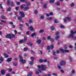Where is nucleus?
<instances>
[{
    "label": "nucleus",
    "instance_id": "44",
    "mask_svg": "<svg viewBox=\"0 0 76 76\" xmlns=\"http://www.w3.org/2000/svg\"><path fill=\"white\" fill-rule=\"evenodd\" d=\"M47 39H51V36H49L48 37H47Z\"/></svg>",
    "mask_w": 76,
    "mask_h": 76
},
{
    "label": "nucleus",
    "instance_id": "37",
    "mask_svg": "<svg viewBox=\"0 0 76 76\" xmlns=\"http://www.w3.org/2000/svg\"><path fill=\"white\" fill-rule=\"evenodd\" d=\"M31 53H33V54H35L36 53L35 52H34L33 50H31Z\"/></svg>",
    "mask_w": 76,
    "mask_h": 76
},
{
    "label": "nucleus",
    "instance_id": "38",
    "mask_svg": "<svg viewBox=\"0 0 76 76\" xmlns=\"http://www.w3.org/2000/svg\"><path fill=\"white\" fill-rule=\"evenodd\" d=\"M69 60L70 61H71V62H72L73 61V59L70 56L69 57Z\"/></svg>",
    "mask_w": 76,
    "mask_h": 76
},
{
    "label": "nucleus",
    "instance_id": "26",
    "mask_svg": "<svg viewBox=\"0 0 76 76\" xmlns=\"http://www.w3.org/2000/svg\"><path fill=\"white\" fill-rule=\"evenodd\" d=\"M36 35V33H32L31 34V37H34V36H35V35Z\"/></svg>",
    "mask_w": 76,
    "mask_h": 76
},
{
    "label": "nucleus",
    "instance_id": "36",
    "mask_svg": "<svg viewBox=\"0 0 76 76\" xmlns=\"http://www.w3.org/2000/svg\"><path fill=\"white\" fill-rule=\"evenodd\" d=\"M75 4L74 3H72L70 4L71 7H73L74 6Z\"/></svg>",
    "mask_w": 76,
    "mask_h": 76
},
{
    "label": "nucleus",
    "instance_id": "20",
    "mask_svg": "<svg viewBox=\"0 0 76 76\" xmlns=\"http://www.w3.org/2000/svg\"><path fill=\"white\" fill-rule=\"evenodd\" d=\"M40 18L41 19H44V15H41L40 16Z\"/></svg>",
    "mask_w": 76,
    "mask_h": 76
},
{
    "label": "nucleus",
    "instance_id": "31",
    "mask_svg": "<svg viewBox=\"0 0 76 76\" xmlns=\"http://www.w3.org/2000/svg\"><path fill=\"white\" fill-rule=\"evenodd\" d=\"M28 50V48H25L24 49H23V50L24 51H27Z\"/></svg>",
    "mask_w": 76,
    "mask_h": 76
},
{
    "label": "nucleus",
    "instance_id": "22",
    "mask_svg": "<svg viewBox=\"0 0 76 76\" xmlns=\"http://www.w3.org/2000/svg\"><path fill=\"white\" fill-rule=\"evenodd\" d=\"M54 0H50V3H54Z\"/></svg>",
    "mask_w": 76,
    "mask_h": 76
},
{
    "label": "nucleus",
    "instance_id": "9",
    "mask_svg": "<svg viewBox=\"0 0 76 76\" xmlns=\"http://www.w3.org/2000/svg\"><path fill=\"white\" fill-rule=\"evenodd\" d=\"M12 58H9L7 59L6 61L7 62H10L12 61Z\"/></svg>",
    "mask_w": 76,
    "mask_h": 76
},
{
    "label": "nucleus",
    "instance_id": "29",
    "mask_svg": "<svg viewBox=\"0 0 76 76\" xmlns=\"http://www.w3.org/2000/svg\"><path fill=\"white\" fill-rule=\"evenodd\" d=\"M46 19H48V20H51L52 19H53V18H46Z\"/></svg>",
    "mask_w": 76,
    "mask_h": 76
},
{
    "label": "nucleus",
    "instance_id": "19",
    "mask_svg": "<svg viewBox=\"0 0 76 76\" xmlns=\"http://www.w3.org/2000/svg\"><path fill=\"white\" fill-rule=\"evenodd\" d=\"M27 44L28 45H30V46H32L33 45L32 43H31L30 42H28V43H27Z\"/></svg>",
    "mask_w": 76,
    "mask_h": 76
},
{
    "label": "nucleus",
    "instance_id": "15",
    "mask_svg": "<svg viewBox=\"0 0 76 76\" xmlns=\"http://www.w3.org/2000/svg\"><path fill=\"white\" fill-rule=\"evenodd\" d=\"M1 18L2 19H3L4 20H6V17L4 15H2Z\"/></svg>",
    "mask_w": 76,
    "mask_h": 76
},
{
    "label": "nucleus",
    "instance_id": "10",
    "mask_svg": "<svg viewBox=\"0 0 76 76\" xmlns=\"http://www.w3.org/2000/svg\"><path fill=\"white\" fill-rule=\"evenodd\" d=\"M1 74L2 75H4L5 74V73H6V72H5V71L4 70H2L1 71Z\"/></svg>",
    "mask_w": 76,
    "mask_h": 76
},
{
    "label": "nucleus",
    "instance_id": "61",
    "mask_svg": "<svg viewBox=\"0 0 76 76\" xmlns=\"http://www.w3.org/2000/svg\"><path fill=\"white\" fill-rule=\"evenodd\" d=\"M42 39H43V40H45V39H46V38H45V37H42Z\"/></svg>",
    "mask_w": 76,
    "mask_h": 76
},
{
    "label": "nucleus",
    "instance_id": "7",
    "mask_svg": "<svg viewBox=\"0 0 76 76\" xmlns=\"http://www.w3.org/2000/svg\"><path fill=\"white\" fill-rule=\"evenodd\" d=\"M29 9V7L28 6H26L23 9V10H24V11H26V10H28Z\"/></svg>",
    "mask_w": 76,
    "mask_h": 76
},
{
    "label": "nucleus",
    "instance_id": "55",
    "mask_svg": "<svg viewBox=\"0 0 76 76\" xmlns=\"http://www.w3.org/2000/svg\"><path fill=\"white\" fill-rule=\"evenodd\" d=\"M12 71V68H10L9 69V72H11Z\"/></svg>",
    "mask_w": 76,
    "mask_h": 76
},
{
    "label": "nucleus",
    "instance_id": "48",
    "mask_svg": "<svg viewBox=\"0 0 76 76\" xmlns=\"http://www.w3.org/2000/svg\"><path fill=\"white\" fill-rule=\"evenodd\" d=\"M18 20H22V18H21V17H18Z\"/></svg>",
    "mask_w": 76,
    "mask_h": 76
},
{
    "label": "nucleus",
    "instance_id": "64",
    "mask_svg": "<svg viewBox=\"0 0 76 76\" xmlns=\"http://www.w3.org/2000/svg\"><path fill=\"white\" fill-rule=\"evenodd\" d=\"M6 76H10V75L8 73L6 74Z\"/></svg>",
    "mask_w": 76,
    "mask_h": 76
},
{
    "label": "nucleus",
    "instance_id": "40",
    "mask_svg": "<svg viewBox=\"0 0 76 76\" xmlns=\"http://www.w3.org/2000/svg\"><path fill=\"white\" fill-rule=\"evenodd\" d=\"M43 7H44V8L46 9V8H47V4H45L43 6Z\"/></svg>",
    "mask_w": 76,
    "mask_h": 76
},
{
    "label": "nucleus",
    "instance_id": "45",
    "mask_svg": "<svg viewBox=\"0 0 76 76\" xmlns=\"http://www.w3.org/2000/svg\"><path fill=\"white\" fill-rule=\"evenodd\" d=\"M43 60L42 59H40L39 61L40 63H42V62H43Z\"/></svg>",
    "mask_w": 76,
    "mask_h": 76
},
{
    "label": "nucleus",
    "instance_id": "3",
    "mask_svg": "<svg viewBox=\"0 0 76 76\" xmlns=\"http://www.w3.org/2000/svg\"><path fill=\"white\" fill-rule=\"evenodd\" d=\"M19 14L21 18H24L25 17V14H24L23 12L20 11L19 12Z\"/></svg>",
    "mask_w": 76,
    "mask_h": 76
},
{
    "label": "nucleus",
    "instance_id": "32",
    "mask_svg": "<svg viewBox=\"0 0 76 76\" xmlns=\"http://www.w3.org/2000/svg\"><path fill=\"white\" fill-rule=\"evenodd\" d=\"M1 22H3V23H7L6 21H4L3 20H1Z\"/></svg>",
    "mask_w": 76,
    "mask_h": 76
},
{
    "label": "nucleus",
    "instance_id": "18",
    "mask_svg": "<svg viewBox=\"0 0 76 76\" xmlns=\"http://www.w3.org/2000/svg\"><path fill=\"white\" fill-rule=\"evenodd\" d=\"M50 29H51V31H54V27L53 26H51L50 27Z\"/></svg>",
    "mask_w": 76,
    "mask_h": 76
},
{
    "label": "nucleus",
    "instance_id": "41",
    "mask_svg": "<svg viewBox=\"0 0 76 76\" xmlns=\"http://www.w3.org/2000/svg\"><path fill=\"white\" fill-rule=\"evenodd\" d=\"M50 48L51 50H52L53 48H54V46L53 45H51L50 46Z\"/></svg>",
    "mask_w": 76,
    "mask_h": 76
},
{
    "label": "nucleus",
    "instance_id": "60",
    "mask_svg": "<svg viewBox=\"0 0 76 76\" xmlns=\"http://www.w3.org/2000/svg\"><path fill=\"white\" fill-rule=\"evenodd\" d=\"M36 74L37 75H39V72L37 71L35 72Z\"/></svg>",
    "mask_w": 76,
    "mask_h": 76
},
{
    "label": "nucleus",
    "instance_id": "17",
    "mask_svg": "<svg viewBox=\"0 0 76 76\" xmlns=\"http://www.w3.org/2000/svg\"><path fill=\"white\" fill-rule=\"evenodd\" d=\"M37 42L38 44H41V40L40 39H38L37 41Z\"/></svg>",
    "mask_w": 76,
    "mask_h": 76
},
{
    "label": "nucleus",
    "instance_id": "53",
    "mask_svg": "<svg viewBox=\"0 0 76 76\" xmlns=\"http://www.w3.org/2000/svg\"><path fill=\"white\" fill-rule=\"evenodd\" d=\"M50 41H52V42H54V39H53L51 38V39H50Z\"/></svg>",
    "mask_w": 76,
    "mask_h": 76
},
{
    "label": "nucleus",
    "instance_id": "56",
    "mask_svg": "<svg viewBox=\"0 0 76 76\" xmlns=\"http://www.w3.org/2000/svg\"><path fill=\"white\" fill-rule=\"evenodd\" d=\"M53 58L55 60H57V57H56V56H55L53 57Z\"/></svg>",
    "mask_w": 76,
    "mask_h": 76
},
{
    "label": "nucleus",
    "instance_id": "23",
    "mask_svg": "<svg viewBox=\"0 0 76 76\" xmlns=\"http://www.w3.org/2000/svg\"><path fill=\"white\" fill-rule=\"evenodd\" d=\"M44 32V29H42L39 31V33H42L43 32Z\"/></svg>",
    "mask_w": 76,
    "mask_h": 76
},
{
    "label": "nucleus",
    "instance_id": "57",
    "mask_svg": "<svg viewBox=\"0 0 76 76\" xmlns=\"http://www.w3.org/2000/svg\"><path fill=\"white\" fill-rule=\"evenodd\" d=\"M9 24H11V25H13V23L12 22H9Z\"/></svg>",
    "mask_w": 76,
    "mask_h": 76
},
{
    "label": "nucleus",
    "instance_id": "14",
    "mask_svg": "<svg viewBox=\"0 0 76 76\" xmlns=\"http://www.w3.org/2000/svg\"><path fill=\"white\" fill-rule=\"evenodd\" d=\"M66 19L67 20H69V21H70V20H72V19H71V18L69 17H66Z\"/></svg>",
    "mask_w": 76,
    "mask_h": 76
},
{
    "label": "nucleus",
    "instance_id": "52",
    "mask_svg": "<svg viewBox=\"0 0 76 76\" xmlns=\"http://www.w3.org/2000/svg\"><path fill=\"white\" fill-rule=\"evenodd\" d=\"M71 72L72 73H75V70H74L73 69H72V70L71 71Z\"/></svg>",
    "mask_w": 76,
    "mask_h": 76
},
{
    "label": "nucleus",
    "instance_id": "47",
    "mask_svg": "<svg viewBox=\"0 0 76 76\" xmlns=\"http://www.w3.org/2000/svg\"><path fill=\"white\" fill-rule=\"evenodd\" d=\"M24 41H25V42H26V41H27V39H26V37H24Z\"/></svg>",
    "mask_w": 76,
    "mask_h": 76
},
{
    "label": "nucleus",
    "instance_id": "34",
    "mask_svg": "<svg viewBox=\"0 0 76 76\" xmlns=\"http://www.w3.org/2000/svg\"><path fill=\"white\" fill-rule=\"evenodd\" d=\"M20 1L22 2H25V3H27V1H25V0H20Z\"/></svg>",
    "mask_w": 76,
    "mask_h": 76
},
{
    "label": "nucleus",
    "instance_id": "5",
    "mask_svg": "<svg viewBox=\"0 0 76 76\" xmlns=\"http://www.w3.org/2000/svg\"><path fill=\"white\" fill-rule=\"evenodd\" d=\"M5 36L7 38H9L10 39L12 38V37L11 36V34H7V35H6Z\"/></svg>",
    "mask_w": 76,
    "mask_h": 76
},
{
    "label": "nucleus",
    "instance_id": "12",
    "mask_svg": "<svg viewBox=\"0 0 76 76\" xmlns=\"http://www.w3.org/2000/svg\"><path fill=\"white\" fill-rule=\"evenodd\" d=\"M33 74V73L32 72H29L27 76H32Z\"/></svg>",
    "mask_w": 76,
    "mask_h": 76
},
{
    "label": "nucleus",
    "instance_id": "8",
    "mask_svg": "<svg viewBox=\"0 0 76 76\" xmlns=\"http://www.w3.org/2000/svg\"><path fill=\"white\" fill-rule=\"evenodd\" d=\"M70 37H71V38H73L74 37V36L73 34H70L67 37V38H69Z\"/></svg>",
    "mask_w": 76,
    "mask_h": 76
},
{
    "label": "nucleus",
    "instance_id": "33",
    "mask_svg": "<svg viewBox=\"0 0 76 76\" xmlns=\"http://www.w3.org/2000/svg\"><path fill=\"white\" fill-rule=\"evenodd\" d=\"M33 61H30L29 62V64L30 65H33L34 63H33Z\"/></svg>",
    "mask_w": 76,
    "mask_h": 76
},
{
    "label": "nucleus",
    "instance_id": "24",
    "mask_svg": "<svg viewBox=\"0 0 76 76\" xmlns=\"http://www.w3.org/2000/svg\"><path fill=\"white\" fill-rule=\"evenodd\" d=\"M19 42L20 44H21V43H23V42H25V41H24L23 40H21Z\"/></svg>",
    "mask_w": 76,
    "mask_h": 76
},
{
    "label": "nucleus",
    "instance_id": "30",
    "mask_svg": "<svg viewBox=\"0 0 76 76\" xmlns=\"http://www.w3.org/2000/svg\"><path fill=\"white\" fill-rule=\"evenodd\" d=\"M4 55L5 57H6V58H7L8 57H9L8 55H7V54L6 53L4 54Z\"/></svg>",
    "mask_w": 76,
    "mask_h": 76
},
{
    "label": "nucleus",
    "instance_id": "2",
    "mask_svg": "<svg viewBox=\"0 0 76 76\" xmlns=\"http://www.w3.org/2000/svg\"><path fill=\"white\" fill-rule=\"evenodd\" d=\"M19 58H20V62H21V63H22L23 64H24V63H25L26 62V60L23 59L22 56L21 55H19Z\"/></svg>",
    "mask_w": 76,
    "mask_h": 76
},
{
    "label": "nucleus",
    "instance_id": "21",
    "mask_svg": "<svg viewBox=\"0 0 76 76\" xmlns=\"http://www.w3.org/2000/svg\"><path fill=\"white\" fill-rule=\"evenodd\" d=\"M34 12L35 15L38 14V11H37V10H34Z\"/></svg>",
    "mask_w": 76,
    "mask_h": 76
},
{
    "label": "nucleus",
    "instance_id": "54",
    "mask_svg": "<svg viewBox=\"0 0 76 76\" xmlns=\"http://www.w3.org/2000/svg\"><path fill=\"white\" fill-rule=\"evenodd\" d=\"M16 4L17 5H19L20 4V2H16Z\"/></svg>",
    "mask_w": 76,
    "mask_h": 76
},
{
    "label": "nucleus",
    "instance_id": "35",
    "mask_svg": "<svg viewBox=\"0 0 76 76\" xmlns=\"http://www.w3.org/2000/svg\"><path fill=\"white\" fill-rule=\"evenodd\" d=\"M0 60H1V61H3V57H1Z\"/></svg>",
    "mask_w": 76,
    "mask_h": 76
},
{
    "label": "nucleus",
    "instance_id": "51",
    "mask_svg": "<svg viewBox=\"0 0 76 76\" xmlns=\"http://www.w3.org/2000/svg\"><path fill=\"white\" fill-rule=\"evenodd\" d=\"M26 4H27V6H29V5H30L31 4H30V2H27L26 3Z\"/></svg>",
    "mask_w": 76,
    "mask_h": 76
},
{
    "label": "nucleus",
    "instance_id": "43",
    "mask_svg": "<svg viewBox=\"0 0 76 76\" xmlns=\"http://www.w3.org/2000/svg\"><path fill=\"white\" fill-rule=\"evenodd\" d=\"M31 61H34V57H31Z\"/></svg>",
    "mask_w": 76,
    "mask_h": 76
},
{
    "label": "nucleus",
    "instance_id": "62",
    "mask_svg": "<svg viewBox=\"0 0 76 76\" xmlns=\"http://www.w3.org/2000/svg\"><path fill=\"white\" fill-rule=\"evenodd\" d=\"M12 35L13 38H15V35L14 34H12Z\"/></svg>",
    "mask_w": 76,
    "mask_h": 76
},
{
    "label": "nucleus",
    "instance_id": "42",
    "mask_svg": "<svg viewBox=\"0 0 76 76\" xmlns=\"http://www.w3.org/2000/svg\"><path fill=\"white\" fill-rule=\"evenodd\" d=\"M29 23H33V21L32 20H30L29 21Z\"/></svg>",
    "mask_w": 76,
    "mask_h": 76
},
{
    "label": "nucleus",
    "instance_id": "46",
    "mask_svg": "<svg viewBox=\"0 0 76 76\" xmlns=\"http://www.w3.org/2000/svg\"><path fill=\"white\" fill-rule=\"evenodd\" d=\"M7 10L8 12H9V11H10V10H11V8L10 7H9L8 8V9Z\"/></svg>",
    "mask_w": 76,
    "mask_h": 76
},
{
    "label": "nucleus",
    "instance_id": "6",
    "mask_svg": "<svg viewBox=\"0 0 76 76\" xmlns=\"http://www.w3.org/2000/svg\"><path fill=\"white\" fill-rule=\"evenodd\" d=\"M29 29H30L31 31H34V28H33V27L32 26H31L28 27Z\"/></svg>",
    "mask_w": 76,
    "mask_h": 76
},
{
    "label": "nucleus",
    "instance_id": "28",
    "mask_svg": "<svg viewBox=\"0 0 76 76\" xmlns=\"http://www.w3.org/2000/svg\"><path fill=\"white\" fill-rule=\"evenodd\" d=\"M10 1L9 0H7V5L9 6L10 5Z\"/></svg>",
    "mask_w": 76,
    "mask_h": 76
},
{
    "label": "nucleus",
    "instance_id": "4",
    "mask_svg": "<svg viewBox=\"0 0 76 76\" xmlns=\"http://www.w3.org/2000/svg\"><path fill=\"white\" fill-rule=\"evenodd\" d=\"M59 64L61 66H63V65H65L66 64V62H65V61L62 60L61 61V63Z\"/></svg>",
    "mask_w": 76,
    "mask_h": 76
},
{
    "label": "nucleus",
    "instance_id": "11",
    "mask_svg": "<svg viewBox=\"0 0 76 76\" xmlns=\"http://www.w3.org/2000/svg\"><path fill=\"white\" fill-rule=\"evenodd\" d=\"M70 33H71V34H72L73 35V34H76V31H73L71 30L70 31Z\"/></svg>",
    "mask_w": 76,
    "mask_h": 76
},
{
    "label": "nucleus",
    "instance_id": "49",
    "mask_svg": "<svg viewBox=\"0 0 76 76\" xmlns=\"http://www.w3.org/2000/svg\"><path fill=\"white\" fill-rule=\"evenodd\" d=\"M64 51L65 52H66V53H69V50H65Z\"/></svg>",
    "mask_w": 76,
    "mask_h": 76
},
{
    "label": "nucleus",
    "instance_id": "25",
    "mask_svg": "<svg viewBox=\"0 0 76 76\" xmlns=\"http://www.w3.org/2000/svg\"><path fill=\"white\" fill-rule=\"evenodd\" d=\"M10 4H11V6L12 7H13L14 5H13V1H11Z\"/></svg>",
    "mask_w": 76,
    "mask_h": 76
},
{
    "label": "nucleus",
    "instance_id": "13",
    "mask_svg": "<svg viewBox=\"0 0 76 76\" xmlns=\"http://www.w3.org/2000/svg\"><path fill=\"white\" fill-rule=\"evenodd\" d=\"M60 38V36H57L55 37V39L56 40V41H58V39Z\"/></svg>",
    "mask_w": 76,
    "mask_h": 76
},
{
    "label": "nucleus",
    "instance_id": "39",
    "mask_svg": "<svg viewBox=\"0 0 76 76\" xmlns=\"http://www.w3.org/2000/svg\"><path fill=\"white\" fill-rule=\"evenodd\" d=\"M60 2H56V5H57V6H60Z\"/></svg>",
    "mask_w": 76,
    "mask_h": 76
},
{
    "label": "nucleus",
    "instance_id": "1",
    "mask_svg": "<svg viewBox=\"0 0 76 76\" xmlns=\"http://www.w3.org/2000/svg\"><path fill=\"white\" fill-rule=\"evenodd\" d=\"M37 67L38 69H41V70H45L47 69V66L45 65H41V66L38 65Z\"/></svg>",
    "mask_w": 76,
    "mask_h": 76
},
{
    "label": "nucleus",
    "instance_id": "59",
    "mask_svg": "<svg viewBox=\"0 0 76 76\" xmlns=\"http://www.w3.org/2000/svg\"><path fill=\"white\" fill-rule=\"evenodd\" d=\"M54 23H57L58 22H57V20H54Z\"/></svg>",
    "mask_w": 76,
    "mask_h": 76
},
{
    "label": "nucleus",
    "instance_id": "27",
    "mask_svg": "<svg viewBox=\"0 0 76 76\" xmlns=\"http://www.w3.org/2000/svg\"><path fill=\"white\" fill-rule=\"evenodd\" d=\"M13 65H14L15 66H17V64H18L17 63H16V62H13Z\"/></svg>",
    "mask_w": 76,
    "mask_h": 76
},
{
    "label": "nucleus",
    "instance_id": "16",
    "mask_svg": "<svg viewBox=\"0 0 76 76\" xmlns=\"http://www.w3.org/2000/svg\"><path fill=\"white\" fill-rule=\"evenodd\" d=\"M60 51L62 53H64V50L63 49L61 48L60 49Z\"/></svg>",
    "mask_w": 76,
    "mask_h": 76
},
{
    "label": "nucleus",
    "instance_id": "63",
    "mask_svg": "<svg viewBox=\"0 0 76 76\" xmlns=\"http://www.w3.org/2000/svg\"><path fill=\"white\" fill-rule=\"evenodd\" d=\"M56 52L57 54H59V53H60V51H59V50H57Z\"/></svg>",
    "mask_w": 76,
    "mask_h": 76
},
{
    "label": "nucleus",
    "instance_id": "50",
    "mask_svg": "<svg viewBox=\"0 0 76 76\" xmlns=\"http://www.w3.org/2000/svg\"><path fill=\"white\" fill-rule=\"evenodd\" d=\"M56 35H59V32H58V31H57L56 33Z\"/></svg>",
    "mask_w": 76,
    "mask_h": 76
},
{
    "label": "nucleus",
    "instance_id": "58",
    "mask_svg": "<svg viewBox=\"0 0 76 76\" xmlns=\"http://www.w3.org/2000/svg\"><path fill=\"white\" fill-rule=\"evenodd\" d=\"M61 73H64V72L63 71V70L62 69L61 70Z\"/></svg>",
    "mask_w": 76,
    "mask_h": 76
}]
</instances>
